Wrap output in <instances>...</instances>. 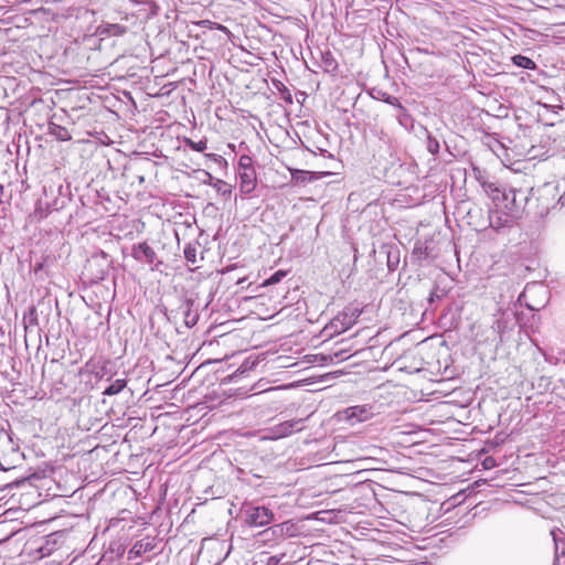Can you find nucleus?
Returning <instances> with one entry per match:
<instances>
[{
	"label": "nucleus",
	"instance_id": "nucleus-1",
	"mask_svg": "<svg viewBox=\"0 0 565 565\" xmlns=\"http://www.w3.org/2000/svg\"><path fill=\"white\" fill-rule=\"evenodd\" d=\"M361 313L362 310L358 307H345L326 326V331L330 335L343 333L355 324Z\"/></svg>",
	"mask_w": 565,
	"mask_h": 565
},
{
	"label": "nucleus",
	"instance_id": "nucleus-2",
	"mask_svg": "<svg viewBox=\"0 0 565 565\" xmlns=\"http://www.w3.org/2000/svg\"><path fill=\"white\" fill-rule=\"evenodd\" d=\"M131 256L137 262L149 265L151 269H158L162 264L154 249L147 242L134 244L131 247Z\"/></svg>",
	"mask_w": 565,
	"mask_h": 565
},
{
	"label": "nucleus",
	"instance_id": "nucleus-3",
	"mask_svg": "<svg viewBox=\"0 0 565 565\" xmlns=\"http://www.w3.org/2000/svg\"><path fill=\"white\" fill-rule=\"evenodd\" d=\"M374 409L372 405H354L347 407L340 413V418L348 422L350 425H355L370 420L374 416Z\"/></svg>",
	"mask_w": 565,
	"mask_h": 565
},
{
	"label": "nucleus",
	"instance_id": "nucleus-4",
	"mask_svg": "<svg viewBox=\"0 0 565 565\" xmlns=\"http://www.w3.org/2000/svg\"><path fill=\"white\" fill-rule=\"evenodd\" d=\"M305 419H289L277 425H274L267 429V439H280L290 436L294 433L301 431L303 429Z\"/></svg>",
	"mask_w": 565,
	"mask_h": 565
},
{
	"label": "nucleus",
	"instance_id": "nucleus-5",
	"mask_svg": "<svg viewBox=\"0 0 565 565\" xmlns=\"http://www.w3.org/2000/svg\"><path fill=\"white\" fill-rule=\"evenodd\" d=\"M274 519V513L263 505H250L245 509V521L250 526H265Z\"/></svg>",
	"mask_w": 565,
	"mask_h": 565
},
{
	"label": "nucleus",
	"instance_id": "nucleus-6",
	"mask_svg": "<svg viewBox=\"0 0 565 565\" xmlns=\"http://www.w3.org/2000/svg\"><path fill=\"white\" fill-rule=\"evenodd\" d=\"M156 547L154 540L151 537H145L137 541L128 553V558L134 559L145 555L146 553L152 552Z\"/></svg>",
	"mask_w": 565,
	"mask_h": 565
},
{
	"label": "nucleus",
	"instance_id": "nucleus-7",
	"mask_svg": "<svg viewBox=\"0 0 565 565\" xmlns=\"http://www.w3.org/2000/svg\"><path fill=\"white\" fill-rule=\"evenodd\" d=\"M239 190L244 194H250L257 184L256 171L238 172Z\"/></svg>",
	"mask_w": 565,
	"mask_h": 565
},
{
	"label": "nucleus",
	"instance_id": "nucleus-8",
	"mask_svg": "<svg viewBox=\"0 0 565 565\" xmlns=\"http://www.w3.org/2000/svg\"><path fill=\"white\" fill-rule=\"evenodd\" d=\"M552 535L555 546L554 565H565V534L561 531L558 533L552 531Z\"/></svg>",
	"mask_w": 565,
	"mask_h": 565
},
{
	"label": "nucleus",
	"instance_id": "nucleus-9",
	"mask_svg": "<svg viewBox=\"0 0 565 565\" xmlns=\"http://www.w3.org/2000/svg\"><path fill=\"white\" fill-rule=\"evenodd\" d=\"M193 301L186 300L182 306H180L179 310L183 316V322L188 328H192L196 324L199 320V313L193 310Z\"/></svg>",
	"mask_w": 565,
	"mask_h": 565
},
{
	"label": "nucleus",
	"instance_id": "nucleus-10",
	"mask_svg": "<svg viewBox=\"0 0 565 565\" xmlns=\"http://www.w3.org/2000/svg\"><path fill=\"white\" fill-rule=\"evenodd\" d=\"M289 171L291 175V182L295 184H306L319 179L316 173L310 171L299 169H289Z\"/></svg>",
	"mask_w": 565,
	"mask_h": 565
},
{
	"label": "nucleus",
	"instance_id": "nucleus-11",
	"mask_svg": "<svg viewBox=\"0 0 565 565\" xmlns=\"http://www.w3.org/2000/svg\"><path fill=\"white\" fill-rule=\"evenodd\" d=\"M98 32L100 35L120 36L127 32V26L117 23H108L99 26Z\"/></svg>",
	"mask_w": 565,
	"mask_h": 565
},
{
	"label": "nucleus",
	"instance_id": "nucleus-12",
	"mask_svg": "<svg viewBox=\"0 0 565 565\" xmlns=\"http://www.w3.org/2000/svg\"><path fill=\"white\" fill-rule=\"evenodd\" d=\"M49 134L54 136L60 141H68L72 139L71 132L65 127L55 122L49 124Z\"/></svg>",
	"mask_w": 565,
	"mask_h": 565
},
{
	"label": "nucleus",
	"instance_id": "nucleus-13",
	"mask_svg": "<svg viewBox=\"0 0 565 565\" xmlns=\"http://www.w3.org/2000/svg\"><path fill=\"white\" fill-rule=\"evenodd\" d=\"M512 62L514 65L525 68V70H535L536 68V64L532 58L521 55V54L514 55L512 57Z\"/></svg>",
	"mask_w": 565,
	"mask_h": 565
},
{
	"label": "nucleus",
	"instance_id": "nucleus-14",
	"mask_svg": "<svg viewBox=\"0 0 565 565\" xmlns=\"http://www.w3.org/2000/svg\"><path fill=\"white\" fill-rule=\"evenodd\" d=\"M126 380L124 379H118L116 381H114L113 383H110L103 392L104 395H108V396H111V395H116L118 393H120L125 387H126Z\"/></svg>",
	"mask_w": 565,
	"mask_h": 565
},
{
	"label": "nucleus",
	"instance_id": "nucleus-15",
	"mask_svg": "<svg viewBox=\"0 0 565 565\" xmlns=\"http://www.w3.org/2000/svg\"><path fill=\"white\" fill-rule=\"evenodd\" d=\"M321 57L324 71L328 73H334L338 68V63L331 52L322 53Z\"/></svg>",
	"mask_w": 565,
	"mask_h": 565
},
{
	"label": "nucleus",
	"instance_id": "nucleus-16",
	"mask_svg": "<svg viewBox=\"0 0 565 565\" xmlns=\"http://www.w3.org/2000/svg\"><path fill=\"white\" fill-rule=\"evenodd\" d=\"M213 188L220 195H222L225 199L230 198L232 194V185L225 182L224 180L218 179L214 181Z\"/></svg>",
	"mask_w": 565,
	"mask_h": 565
},
{
	"label": "nucleus",
	"instance_id": "nucleus-17",
	"mask_svg": "<svg viewBox=\"0 0 565 565\" xmlns=\"http://www.w3.org/2000/svg\"><path fill=\"white\" fill-rule=\"evenodd\" d=\"M285 530V523L276 524L260 532L259 535L264 536L265 540H268L269 536H282Z\"/></svg>",
	"mask_w": 565,
	"mask_h": 565
},
{
	"label": "nucleus",
	"instance_id": "nucleus-18",
	"mask_svg": "<svg viewBox=\"0 0 565 565\" xmlns=\"http://www.w3.org/2000/svg\"><path fill=\"white\" fill-rule=\"evenodd\" d=\"M64 203H65V201L63 199L62 200L55 199L53 202L40 200L38 205H39V209H42L44 205L46 212H51V211H57V210L62 209L64 206Z\"/></svg>",
	"mask_w": 565,
	"mask_h": 565
},
{
	"label": "nucleus",
	"instance_id": "nucleus-19",
	"mask_svg": "<svg viewBox=\"0 0 565 565\" xmlns=\"http://www.w3.org/2000/svg\"><path fill=\"white\" fill-rule=\"evenodd\" d=\"M185 146L191 148L194 151L203 152L207 148V141L206 140H200V141H193L190 138L184 139Z\"/></svg>",
	"mask_w": 565,
	"mask_h": 565
},
{
	"label": "nucleus",
	"instance_id": "nucleus-20",
	"mask_svg": "<svg viewBox=\"0 0 565 565\" xmlns=\"http://www.w3.org/2000/svg\"><path fill=\"white\" fill-rule=\"evenodd\" d=\"M399 264V253L397 250L387 252V268L390 271H394Z\"/></svg>",
	"mask_w": 565,
	"mask_h": 565
},
{
	"label": "nucleus",
	"instance_id": "nucleus-21",
	"mask_svg": "<svg viewBox=\"0 0 565 565\" xmlns=\"http://www.w3.org/2000/svg\"><path fill=\"white\" fill-rule=\"evenodd\" d=\"M396 108L398 111V114H397L398 122L402 126L407 127L408 122L412 119L411 115L407 113V109L402 104H399Z\"/></svg>",
	"mask_w": 565,
	"mask_h": 565
},
{
	"label": "nucleus",
	"instance_id": "nucleus-22",
	"mask_svg": "<svg viewBox=\"0 0 565 565\" xmlns=\"http://www.w3.org/2000/svg\"><path fill=\"white\" fill-rule=\"evenodd\" d=\"M440 149V143L437 138L433 137L429 132H427V150L433 154H438Z\"/></svg>",
	"mask_w": 565,
	"mask_h": 565
},
{
	"label": "nucleus",
	"instance_id": "nucleus-23",
	"mask_svg": "<svg viewBox=\"0 0 565 565\" xmlns=\"http://www.w3.org/2000/svg\"><path fill=\"white\" fill-rule=\"evenodd\" d=\"M249 170H255L252 158L249 156H242L238 160V172H248Z\"/></svg>",
	"mask_w": 565,
	"mask_h": 565
},
{
	"label": "nucleus",
	"instance_id": "nucleus-24",
	"mask_svg": "<svg viewBox=\"0 0 565 565\" xmlns=\"http://www.w3.org/2000/svg\"><path fill=\"white\" fill-rule=\"evenodd\" d=\"M377 94H379V98H381L383 102H385L388 105L397 107L401 104L398 98L393 95H390L382 90H379Z\"/></svg>",
	"mask_w": 565,
	"mask_h": 565
},
{
	"label": "nucleus",
	"instance_id": "nucleus-25",
	"mask_svg": "<svg viewBox=\"0 0 565 565\" xmlns=\"http://www.w3.org/2000/svg\"><path fill=\"white\" fill-rule=\"evenodd\" d=\"M286 276V271L277 270L269 278L264 281V286H269L279 282Z\"/></svg>",
	"mask_w": 565,
	"mask_h": 565
},
{
	"label": "nucleus",
	"instance_id": "nucleus-26",
	"mask_svg": "<svg viewBox=\"0 0 565 565\" xmlns=\"http://www.w3.org/2000/svg\"><path fill=\"white\" fill-rule=\"evenodd\" d=\"M31 267L35 276H38L39 278H43L42 271L44 268V260H36L31 264Z\"/></svg>",
	"mask_w": 565,
	"mask_h": 565
},
{
	"label": "nucleus",
	"instance_id": "nucleus-27",
	"mask_svg": "<svg viewBox=\"0 0 565 565\" xmlns=\"http://www.w3.org/2000/svg\"><path fill=\"white\" fill-rule=\"evenodd\" d=\"M184 256H185L188 262H191V263L194 264L196 262V259H195V248L186 247L184 249Z\"/></svg>",
	"mask_w": 565,
	"mask_h": 565
},
{
	"label": "nucleus",
	"instance_id": "nucleus-28",
	"mask_svg": "<svg viewBox=\"0 0 565 565\" xmlns=\"http://www.w3.org/2000/svg\"><path fill=\"white\" fill-rule=\"evenodd\" d=\"M203 174L205 175L206 179L203 180V183L204 184H207V185H211L213 188V182L216 181L217 179L214 178L210 172L207 171H203Z\"/></svg>",
	"mask_w": 565,
	"mask_h": 565
},
{
	"label": "nucleus",
	"instance_id": "nucleus-29",
	"mask_svg": "<svg viewBox=\"0 0 565 565\" xmlns=\"http://www.w3.org/2000/svg\"><path fill=\"white\" fill-rule=\"evenodd\" d=\"M206 157L212 159L214 162H216L218 164L226 163L225 159L220 154L209 153V154H206Z\"/></svg>",
	"mask_w": 565,
	"mask_h": 565
},
{
	"label": "nucleus",
	"instance_id": "nucleus-30",
	"mask_svg": "<svg viewBox=\"0 0 565 565\" xmlns=\"http://www.w3.org/2000/svg\"><path fill=\"white\" fill-rule=\"evenodd\" d=\"M284 556L285 554H281L280 556H269L267 557L266 565H278Z\"/></svg>",
	"mask_w": 565,
	"mask_h": 565
},
{
	"label": "nucleus",
	"instance_id": "nucleus-31",
	"mask_svg": "<svg viewBox=\"0 0 565 565\" xmlns=\"http://www.w3.org/2000/svg\"><path fill=\"white\" fill-rule=\"evenodd\" d=\"M19 483H20V481H14V482H8V483L0 486V493L4 492L9 488H12L13 486H18Z\"/></svg>",
	"mask_w": 565,
	"mask_h": 565
},
{
	"label": "nucleus",
	"instance_id": "nucleus-32",
	"mask_svg": "<svg viewBox=\"0 0 565 565\" xmlns=\"http://www.w3.org/2000/svg\"><path fill=\"white\" fill-rule=\"evenodd\" d=\"M515 191L514 190H510L509 193L507 192H503V198L504 200H509L510 196H511V201L514 203L515 202Z\"/></svg>",
	"mask_w": 565,
	"mask_h": 565
},
{
	"label": "nucleus",
	"instance_id": "nucleus-33",
	"mask_svg": "<svg viewBox=\"0 0 565 565\" xmlns=\"http://www.w3.org/2000/svg\"><path fill=\"white\" fill-rule=\"evenodd\" d=\"M493 465H494V460H493L491 457L486 458V459H484V461H483V466H484L486 468H490V467H492Z\"/></svg>",
	"mask_w": 565,
	"mask_h": 565
},
{
	"label": "nucleus",
	"instance_id": "nucleus-34",
	"mask_svg": "<svg viewBox=\"0 0 565 565\" xmlns=\"http://www.w3.org/2000/svg\"><path fill=\"white\" fill-rule=\"evenodd\" d=\"M284 99H285L287 103H289V104H291V103H292V96H291V94H290L287 89H286V94H284Z\"/></svg>",
	"mask_w": 565,
	"mask_h": 565
},
{
	"label": "nucleus",
	"instance_id": "nucleus-35",
	"mask_svg": "<svg viewBox=\"0 0 565 565\" xmlns=\"http://www.w3.org/2000/svg\"><path fill=\"white\" fill-rule=\"evenodd\" d=\"M4 186L2 184H0V203H3L4 200H3V196H4Z\"/></svg>",
	"mask_w": 565,
	"mask_h": 565
},
{
	"label": "nucleus",
	"instance_id": "nucleus-36",
	"mask_svg": "<svg viewBox=\"0 0 565 565\" xmlns=\"http://www.w3.org/2000/svg\"><path fill=\"white\" fill-rule=\"evenodd\" d=\"M488 189L491 192H499V189L493 183L488 184Z\"/></svg>",
	"mask_w": 565,
	"mask_h": 565
},
{
	"label": "nucleus",
	"instance_id": "nucleus-37",
	"mask_svg": "<svg viewBox=\"0 0 565 565\" xmlns=\"http://www.w3.org/2000/svg\"><path fill=\"white\" fill-rule=\"evenodd\" d=\"M344 353H345V352H342V351H341V352H337L334 355H335L338 359L344 360V359H347V356H344Z\"/></svg>",
	"mask_w": 565,
	"mask_h": 565
},
{
	"label": "nucleus",
	"instance_id": "nucleus-38",
	"mask_svg": "<svg viewBox=\"0 0 565 565\" xmlns=\"http://www.w3.org/2000/svg\"><path fill=\"white\" fill-rule=\"evenodd\" d=\"M490 225H491L492 227H497V225L493 223V221H492V220H490Z\"/></svg>",
	"mask_w": 565,
	"mask_h": 565
}]
</instances>
